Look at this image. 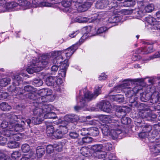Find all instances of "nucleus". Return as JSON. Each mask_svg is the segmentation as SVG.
<instances>
[{
    "mask_svg": "<svg viewBox=\"0 0 160 160\" xmlns=\"http://www.w3.org/2000/svg\"><path fill=\"white\" fill-rule=\"evenodd\" d=\"M8 90L13 97H20L22 99H24V95L30 99V96L32 94H35L33 93L35 91V88L30 85L24 86L23 89L22 88L15 87V86H9L8 88Z\"/></svg>",
    "mask_w": 160,
    "mask_h": 160,
    "instance_id": "nucleus-1",
    "label": "nucleus"
},
{
    "mask_svg": "<svg viewBox=\"0 0 160 160\" xmlns=\"http://www.w3.org/2000/svg\"><path fill=\"white\" fill-rule=\"evenodd\" d=\"M47 58V55H44L41 57L42 60L39 61L36 58L32 59L31 65L26 69L28 73L32 74L42 70L48 64Z\"/></svg>",
    "mask_w": 160,
    "mask_h": 160,
    "instance_id": "nucleus-2",
    "label": "nucleus"
},
{
    "mask_svg": "<svg viewBox=\"0 0 160 160\" xmlns=\"http://www.w3.org/2000/svg\"><path fill=\"white\" fill-rule=\"evenodd\" d=\"M112 120L111 119V137L113 140L118 138L120 139L125 137L126 132H122L121 127L118 124V122H112Z\"/></svg>",
    "mask_w": 160,
    "mask_h": 160,
    "instance_id": "nucleus-3",
    "label": "nucleus"
},
{
    "mask_svg": "<svg viewBox=\"0 0 160 160\" xmlns=\"http://www.w3.org/2000/svg\"><path fill=\"white\" fill-rule=\"evenodd\" d=\"M41 111L42 110L40 108L32 107V112L34 117L32 118V121L30 119L25 120V122L28 126L30 127V124L32 122L34 124H39L44 120L43 115Z\"/></svg>",
    "mask_w": 160,
    "mask_h": 160,
    "instance_id": "nucleus-4",
    "label": "nucleus"
},
{
    "mask_svg": "<svg viewBox=\"0 0 160 160\" xmlns=\"http://www.w3.org/2000/svg\"><path fill=\"white\" fill-rule=\"evenodd\" d=\"M30 99L32 100L33 106L32 107L36 108H42L44 105H51L50 104H47L45 103L50 102V100L48 97L45 96H40L38 94L36 95L34 94H32L30 97Z\"/></svg>",
    "mask_w": 160,
    "mask_h": 160,
    "instance_id": "nucleus-5",
    "label": "nucleus"
},
{
    "mask_svg": "<svg viewBox=\"0 0 160 160\" xmlns=\"http://www.w3.org/2000/svg\"><path fill=\"white\" fill-rule=\"evenodd\" d=\"M61 0H33L32 3L33 7H51L53 4L59 3Z\"/></svg>",
    "mask_w": 160,
    "mask_h": 160,
    "instance_id": "nucleus-6",
    "label": "nucleus"
},
{
    "mask_svg": "<svg viewBox=\"0 0 160 160\" xmlns=\"http://www.w3.org/2000/svg\"><path fill=\"white\" fill-rule=\"evenodd\" d=\"M4 136L8 137L10 139H13L15 141H19L22 139L23 135L21 133L16 132L13 130H5L2 132Z\"/></svg>",
    "mask_w": 160,
    "mask_h": 160,
    "instance_id": "nucleus-7",
    "label": "nucleus"
},
{
    "mask_svg": "<svg viewBox=\"0 0 160 160\" xmlns=\"http://www.w3.org/2000/svg\"><path fill=\"white\" fill-rule=\"evenodd\" d=\"M80 91H79L80 92ZM80 94V93H79ZM76 100L77 101H79L78 103V105L75 106L74 107V109L75 111L77 112L81 110H85L86 109L87 106V103L89 101L86 98L82 97L81 95H79V97H76Z\"/></svg>",
    "mask_w": 160,
    "mask_h": 160,
    "instance_id": "nucleus-8",
    "label": "nucleus"
},
{
    "mask_svg": "<svg viewBox=\"0 0 160 160\" xmlns=\"http://www.w3.org/2000/svg\"><path fill=\"white\" fill-rule=\"evenodd\" d=\"M147 78H136L131 79L130 78H128L125 79L123 81V83L120 85L118 88H128L129 86L130 82L132 84H134V82H138L139 84L141 85L142 83H144L145 79Z\"/></svg>",
    "mask_w": 160,
    "mask_h": 160,
    "instance_id": "nucleus-9",
    "label": "nucleus"
},
{
    "mask_svg": "<svg viewBox=\"0 0 160 160\" xmlns=\"http://www.w3.org/2000/svg\"><path fill=\"white\" fill-rule=\"evenodd\" d=\"M41 112L43 115L44 119L55 118L56 117L54 112H51V105H44L42 108Z\"/></svg>",
    "mask_w": 160,
    "mask_h": 160,
    "instance_id": "nucleus-10",
    "label": "nucleus"
},
{
    "mask_svg": "<svg viewBox=\"0 0 160 160\" xmlns=\"http://www.w3.org/2000/svg\"><path fill=\"white\" fill-rule=\"evenodd\" d=\"M68 129L65 126H60L54 131L52 138L53 139H61L68 132Z\"/></svg>",
    "mask_w": 160,
    "mask_h": 160,
    "instance_id": "nucleus-11",
    "label": "nucleus"
},
{
    "mask_svg": "<svg viewBox=\"0 0 160 160\" xmlns=\"http://www.w3.org/2000/svg\"><path fill=\"white\" fill-rule=\"evenodd\" d=\"M5 119L9 122V126L11 124H14L16 122H19V120L23 119V117L21 115H16L13 113H7L4 114Z\"/></svg>",
    "mask_w": 160,
    "mask_h": 160,
    "instance_id": "nucleus-12",
    "label": "nucleus"
},
{
    "mask_svg": "<svg viewBox=\"0 0 160 160\" xmlns=\"http://www.w3.org/2000/svg\"><path fill=\"white\" fill-rule=\"evenodd\" d=\"M101 87L96 86L95 87L94 93L88 91L84 93V97L89 101L95 98L101 92Z\"/></svg>",
    "mask_w": 160,
    "mask_h": 160,
    "instance_id": "nucleus-13",
    "label": "nucleus"
},
{
    "mask_svg": "<svg viewBox=\"0 0 160 160\" xmlns=\"http://www.w3.org/2000/svg\"><path fill=\"white\" fill-rule=\"evenodd\" d=\"M145 46L138 49L137 52L138 53L146 54L152 52L154 51L152 45L148 42H145Z\"/></svg>",
    "mask_w": 160,
    "mask_h": 160,
    "instance_id": "nucleus-14",
    "label": "nucleus"
},
{
    "mask_svg": "<svg viewBox=\"0 0 160 160\" xmlns=\"http://www.w3.org/2000/svg\"><path fill=\"white\" fill-rule=\"evenodd\" d=\"M46 84L48 86H54L61 84L62 81L60 78L56 77L50 76L47 77L45 80Z\"/></svg>",
    "mask_w": 160,
    "mask_h": 160,
    "instance_id": "nucleus-15",
    "label": "nucleus"
},
{
    "mask_svg": "<svg viewBox=\"0 0 160 160\" xmlns=\"http://www.w3.org/2000/svg\"><path fill=\"white\" fill-rule=\"evenodd\" d=\"M25 120L21 121V124L15 123L14 124H11L9 126V129L8 130H13L16 132H19L23 131L24 129L25 125Z\"/></svg>",
    "mask_w": 160,
    "mask_h": 160,
    "instance_id": "nucleus-16",
    "label": "nucleus"
},
{
    "mask_svg": "<svg viewBox=\"0 0 160 160\" xmlns=\"http://www.w3.org/2000/svg\"><path fill=\"white\" fill-rule=\"evenodd\" d=\"M159 132H160V126L158 124L154 125L153 129H152L148 134L149 139H158Z\"/></svg>",
    "mask_w": 160,
    "mask_h": 160,
    "instance_id": "nucleus-17",
    "label": "nucleus"
},
{
    "mask_svg": "<svg viewBox=\"0 0 160 160\" xmlns=\"http://www.w3.org/2000/svg\"><path fill=\"white\" fill-rule=\"evenodd\" d=\"M104 121L106 123L102 125V132L104 136H108L110 135V130L109 128V122L110 117L109 116H106L104 118Z\"/></svg>",
    "mask_w": 160,
    "mask_h": 160,
    "instance_id": "nucleus-18",
    "label": "nucleus"
},
{
    "mask_svg": "<svg viewBox=\"0 0 160 160\" xmlns=\"http://www.w3.org/2000/svg\"><path fill=\"white\" fill-rule=\"evenodd\" d=\"M110 102L106 100H103L97 105V108L105 112L109 113L110 112Z\"/></svg>",
    "mask_w": 160,
    "mask_h": 160,
    "instance_id": "nucleus-19",
    "label": "nucleus"
},
{
    "mask_svg": "<svg viewBox=\"0 0 160 160\" xmlns=\"http://www.w3.org/2000/svg\"><path fill=\"white\" fill-rule=\"evenodd\" d=\"M81 44V43H77L76 44L72 46L65 50V54L67 58H69L76 50L78 48L79 46ZM68 60V59L67 58Z\"/></svg>",
    "mask_w": 160,
    "mask_h": 160,
    "instance_id": "nucleus-20",
    "label": "nucleus"
},
{
    "mask_svg": "<svg viewBox=\"0 0 160 160\" xmlns=\"http://www.w3.org/2000/svg\"><path fill=\"white\" fill-rule=\"evenodd\" d=\"M83 31L85 33L82 37L79 40V42L81 43L83 42L82 40L86 39L87 37H91L92 36H95L96 34H93L92 31V27L91 26H87L83 28Z\"/></svg>",
    "mask_w": 160,
    "mask_h": 160,
    "instance_id": "nucleus-21",
    "label": "nucleus"
},
{
    "mask_svg": "<svg viewBox=\"0 0 160 160\" xmlns=\"http://www.w3.org/2000/svg\"><path fill=\"white\" fill-rule=\"evenodd\" d=\"M92 5V2H85L83 3H80L76 5L77 10L78 12H83L88 10Z\"/></svg>",
    "mask_w": 160,
    "mask_h": 160,
    "instance_id": "nucleus-22",
    "label": "nucleus"
},
{
    "mask_svg": "<svg viewBox=\"0 0 160 160\" xmlns=\"http://www.w3.org/2000/svg\"><path fill=\"white\" fill-rule=\"evenodd\" d=\"M138 114L139 116L142 118H148L151 115V111L148 108L144 107L139 109Z\"/></svg>",
    "mask_w": 160,
    "mask_h": 160,
    "instance_id": "nucleus-23",
    "label": "nucleus"
},
{
    "mask_svg": "<svg viewBox=\"0 0 160 160\" xmlns=\"http://www.w3.org/2000/svg\"><path fill=\"white\" fill-rule=\"evenodd\" d=\"M69 66L68 60L65 59L60 66V70L59 71L58 73L60 76L63 78L65 77L66 70Z\"/></svg>",
    "mask_w": 160,
    "mask_h": 160,
    "instance_id": "nucleus-24",
    "label": "nucleus"
},
{
    "mask_svg": "<svg viewBox=\"0 0 160 160\" xmlns=\"http://www.w3.org/2000/svg\"><path fill=\"white\" fill-rule=\"evenodd\" d=\"M114 109L116 110V112L118 113H120L121 114L120 116H125L126 114V112L128 111L130 109L127 106H124L120 107L117 106H114Z\"/></svg>",
    "mask_w": 160,
    "mask_h": 160,
    "instance_id": "nucleus-25",
    "label": "nucleus"
},
{
    "mask_svg": "<svg viewBox=\"0 0 160 160\" xmlns=\"http://www.w3.org/2000/svg\"><path fill=\"white\" fill-rule=\"evenodd\" d=\"M150 150L152 154L158 155L160 153V143H156L150 146Z\"/></svg>",
    "mask_w": 160,
    "mask_h": 160,
    "instance_id": "nucleus-26",
    "label": "nucleus"
},
{
    "mask_svg": "<svg viewBox=\"0 0 160 160\" xmlns=\"http://www.w3.org/2000/svg\"><path fill=\"white\" fill-rule=\"evenodd\" d=\"M58 54L57 52H55L53 54V57L52 58L53 60L52 62L53 64L55 65L61 63L63 62V58L61 55L57 56Z\"/></svg>",
    "mask_w": 160,
    "mask_h": 160,
    "instance_id": "nucleus-27",
    "label": "nucleus"
},
{
    "mask_svg": "<svg viewBox=\"0 0 160 160\" xmlns=\"http://www.w3.org/2000/svg\"><path fill=\"white\" fill-rule=\"evenodd\" d=\"M109 1L108 0H102L98 1L95 4L96 8L99 9H103L109 5Z\"/></svg>",
    "mask_w": 160,
    "mask_h": 160,
    "instance_id": "nucleus-28",
    "label": "nucleus"
},
{
    "mask_svg": "<svg viewBox=\"0 0 160 160\" xmlns=\"http://www.w3.org/2000/svg\"><path fill=\"white\" fill-rule=\"evenodd\" d=\"M18 7H20L22 8L21 9H26L28 8L30 6V3L29 2L26 0H21L19 1L18 2Z\"/></svg>",
    "mask_w": 160,
    "mask_h": 160,
    "instance_id": "nucleus-29",
    "label": "nucleus"
},
{
    "mask_svg": "<svg viewBox=\"0 0 160 160\" xmlns=\"http://www.w3.org/2000/svg\"><path fill=\"white\" fill-rule=\"evenodd\" d=\"M124 98L123 96L121 94L111 95V100L115 101L118 102H123Z\"/></svg>",
    "mask_w": 160,
    "mask_h": 160,
    "instance_id": "nucleus-30",
    "label": "nucleus"
},
{
    "mask_svg": "<svg viewBox=\"0 0 160 160\" xmlns=\"http://www.w3.org/2000/svg\"><path fill=\"white\" fill-rule=\"evenodd\" d=\"M13 83L12 85L10 86H14L15 87L16 86L19 85L22 82V78L18 75H15L12 78Z\"/></svg>",
    "mask_w": 160,
    "mask_h": 160,
    "instance_id": "nucleus-31",
    "label": "nucleus"
},
{
    "mask_svg": "<svg viewBox=\"0 0 160 160\" xmlns=\"http://www.w3.org/2000/svg\"><path fill=\"white\" fill-rule=\"evenodd\" d=\"M93 141V139L90 137H85L82 138L81 139H79L78 143L80 145L84 144H88L92 142Z\"/></svg>",
    "mask_w": 160,
    "mask_h": 160,
    "instance_id": "nucleus-32",
    "label": "nucleus"
},
{
    "mask_svg": "<svg viewBox=\"0 0 160 160\" xmlns=\"http://www.w3.org/2000/svg\"><path fill=\"white\" fill-rule=\"evenodd\" d=\"M90 149L86 147H82L80 150V153L82 155L86 157H88L91 155L90 152Z\"/></svg>",
    "mask_w": 160,
    "mask_h": 160,
    "instance_id": "nucleus-33",
    "label": "nucleus"
},
{
    "mask_svg": "<svg viewBox=\"0 0 160 160\" xmlns=\"http://www.w3.org/2000/svg\"><path fill=\"white\" fill-rule=\"evenodd\" d=\"M46 133L48 136L52 137L54 132V127L51 123L47 125L46 129Z\"/></svg>",
    "mask_w": 160,
    "mask_h": 160,
    "instance_id": "nucleus-34",
    "label": "nucleus"
},
{
    "mask_svg": "<svg viewBox=\"0 0 160 160\" xmlns=\"http://www.w3.org/2000/svg\"><path fill=\"white\" fill-rule=\"evenodd\" d=\"M71 4V0H63L62 2L61 0V2L59 3L53 4V6H59L62 5L65 8H69Z\"/></svg>",
    "mask_w": 160,
    "mask_h": 160,
    "instance_id": "nucleus-35",
    "label": "nucleus"
},
{
    "mask_svg": "<svg viewBox=\"0 0 160 160\" xmlns=\"http://www.w3.org/2000/svg\"><path fill=\"white\" fill-rule=\"evenodd\" d=\"M45 152V148L42 146H38L36 149V154L38 158H40L44 154Z\"/></svg>",
    "mask_w": 160,
    "mask_h": 160,
    "instance_id": "nucleus-36",
    "label": "nucleus"
},
{
    "mask_svg": "<svg viewBox=\"0 0 160 160\" xmlns=\"http://www.w3.org/2000/svg\"><path fill=\"white\" fill-rule=\"evenodd\" d=\"M88 135L93 136H96L99 134V131L98 128L92 127L88 128Z\"/></svg>",
    "mask_w": 160,
    "mask_h": 160,
    "instance_id": "nucleus-37",
    "label": "nucleus"
},
{
    "mask_svg": "<svg viewBox=\"0 0 160 160\" xmlns=\"http://www.w3.org/2000/svg\"><path fill=\"white\" fill-rule=\"evenodd\" d=\"M12 139H9L8 143V147L10 148H14L18 147L19 146V143L14 140H12Z\"/></svg>",
    "mask_w": 160,
    "mask_h": 160,
    "instance_id": "nucleus-38",
    "label": "nucleus"
},
{
    "mask_svg": "<svg viewBox=\"0 0 160 160\" xmlns=\"http://www.w3.org/2000/svg\"><path fill=\"white\" fill-rule=\"evenodd\" d=\"M135 12H134L135 16L137 18L142 17L145 15L146 13L144 9H135Z\"/></svg>",
    "mask_w": 160,
    "mask_h": 160,
    "instance_id": "nucleus-39",
    "label": "nucleus"
},
{
    "mask_svg": "<svg viewBox=\"0 0 160 160\" xmlns=\"http://www.w3.org/2000/svg\"><path fill=\"white\" fill-rule=\"evenodd\" d=\"M122 18V16L118 14H114L111 17V23H116L120 22Z\"/></svg>",
    "mask_w": 160,
    "mask_h": 160,
    "instance_id": "nucleus-40",
    "label": "nucleus"
},
{
    "mask_svg": "<svg viewBox=\"0 0 160 160\" xmlns=\"http://www.w3.org/2000/svg\"><path fill=\"white\" fill-rule=\"evenodd\" d=\"M0 108L2 110L5 111H10L12 109L11 106L6 102H2L1 103Z\"/></svg>",
    "mask_w": 160,
    "mask_h": 160,
    "instance_id": "nucleus-41",
    "label": "nucleus"
},
{
    "mask_svg": "<svg viewBox=\"0 0 160 160\" xmlns=\"http://www.w3.org/2000/svg\"><path fill=\"white\" fill-rule=\"evenodd\" d=\"M103 146L100 144H96L92 145L91 148V149L94 152V153L98 152L101 151L102 149Z\"/></svg>",
    "mask_w": 160,
    "mask_h": 160,
    "instance_id": "nucleus-42",
    "label": "nucleus"
},
{
    "mask_svg": "<svg viewBox=\"0 0 160 160\" xmlns=\"http://www.w3.org/2000/svg\"><path fill=\"white\" fill-rule=\"evenodd\" d=\"M10 79L8 77L2 78L0 80V85L2 87H6L10 83Z\"/></svg>",
    "mask_w": 160,
    "mask_h": 160,
    "instance_id": "nucleus-43",
    "label": "nucleus"
},
{
    "mask_svg": "<svg viewBox=\"0 0 160 160\" xmlns=\"http://www.w3.org/2000/svg\"><path fill=\"white\" fill-rule=\"evenodd\" d=\"M94 155L97 158L101 159L105 158L107 155V154L105 152L102 150L98 152L94 153Z\"/></svg>",
    "mask_w": 160,
    "mask_h": 160,
    "instance_id": "nucleus-44",
    "label": "nucleus"
},
{
    "mask_svg": "<svg viewBox=\"0 0 160 160\" xmlns=\"http://www.w3.org/2000/svg\"><path fill=\"white\" fill-rule=\"evenodd\" d=\"M150 98V95L148 93H140V100L143 102L148 101Z\"/></svg>",
    "mask_w": 160,
    "mask_h": 160,
    "instance_id": "nucleus-45",
    "label": "nucleus"
},
{
    "mask_svg": "<svg viewBox=\"0 0 160 160\" xmlns=\"http://www.w3.org/2000/svg\"><path fill=\"white\" fill-rule=\"evenodd\" d=\"M145 20L148 23L149 27H151L152 26L153 24L156 21V19L151 17L149 16L145 18Z\"/></svg>",
    "mask_w": 160,
    "mask_h": 160,
    "instance_id": "nucleus-46",
    "label": "nucleus"
},
{
    "mask_svg": "<svg viewBox=\"0 0 160 160\" xmlns=\"http://www.w3.org/2000/svg\"><path fill=\"white\" fill-rule=\"evenodd\" d=\"M6 8L8 9L14 8L16 7H18L17 8H19L18 3L15 2H8L7 3Z\"/></svg>",
    "mask_w": 160,
    "mask_h": 160,
    "instance_id": "nucleus-47",
    "label": "nucleus"
},
{
    "mask_svg": "<svg viewBox=\"0 0 160 160\" xmlns=\"http://www.w3.org/2000/svg\"><path fill=\"white\" fill-rule=\"evenodd\" d=\"M142 127H143L142 131L148 133V134H149V133L152 129V126L149 124H146Z\"/></svg>",
    "mask_w": 160,
    "mask_h": 160,
    "instance_id": "nucleus-48",
    "label": "nucleus"
},
{
    "mask_svg": "<svg viewBox=\"0 0 160 160\" xmlns=\"http://www.w3.org/2000/svg\"><path fill=\"white\" fill-rule=\"evenodd\" d=\"M33 85L36 87H39L43 84L42 81L40 78H36L34 79L32 82Z\"/></svg>",
    "mask_w": 160,
    "mask_h": 160,
    "instance_id": "nucleus-49",
    "label": "nucleus"
},
{
    "mask_svg": "<svg viewBox=\"0 0 160 160\" xmlns=\"http://www.w3.org/2000/svg\"><path fill=\"white\" fill-rule=\"evenodd\" d=\"M121 122L122 124L127 125L131 123V119L130 118L123 116H122L121 119Z\"/></svg>",
    "mask_w": 160,
    "mask_h": 160,
    "instance_id": "nucleus-50",
    "label": "nucleus"
},
{
    "mask_svg": "<svg viewBox=\"0 0 160 160\" xmlns=\"http://www.w3.org/2000/svg\"><path fill=\"white\" fill-rule=\"evenodd\" d=\"M154 5L152 4H149L145 7L144 9L146 12H152L154 9Z\"/></svg>",
    "mask_w": 160,
    "mask_h": 160,
    "instance_id": "nucleus-51",
    "label": "nucleus"
},
{
    "mask_svg": "<svg viewBox=\"0 0 160 160\" xmlns=\"http://www.w3.org/2000/svg\"><path fill=\"white\" fill-rule=\"evenodd\" d=\"M150 28L152 30H160V22L156 21L153 24L152 26L151 27H150Z\"/></svg>",
    "mask_w": 160,
    "mask_h": 160,
    "instance_id": "nucleus-52",
    "label": "nucleus"
},
{
    "mask_svg": "<svg viewBox=\"0 0 160 160\" xmlns=\"http://www.w3.org/2000/svg\"><path fill=\"white\" fill-rule=\"evenodd\" d=\"M88 128H82L78 130L79 134H80L82 136L88 135Z\"/></svg>",
    "mask_w": 160,
    "mask_h": 160,
    "instance_id": "nucleus-53",
    "label": "nucleus"
},
{
    "mask_svg": "<svg viewBox=\"0 0 160 160\" xmlns=\"http://www.w3.org/2000/svg\"><path fill=\"white\" fill-rule=\"evenodd\" d=\"M21 149L23 152H27L30 150V147L28 144H24L22 145Z\"/></svg>",
    "mask_w": 160,
    "mask_h": 160,
    "instance_id": "nucleus-54",
    "label": "nucleus"
},
{
    "mask_svg": "<svg viewBox=\"0 0 160 160\" xmlns=\"http://www.w3.org/2000/svg\"><path fill=\"white\" fill-rule=\"evenodd\" d=\"M142 88L141 85H138V84H137V85L133 88L132 90L133 91L132 92H134L135 94L139 92L141 93L140 91H142Z\"/></svg>",
    "mask_w": 160,
    "mask_h": 160,
    "instance_id": "nucleus-55",
    "label": "nucleus"
},
{
    "mask_svg": "<svg viewBox=\"0 0 160 160\" xmlns=\"http://www.w3.org/2000/svg\"><path fill=\"white\" fill-rule=\"evenodd\" d=\"M21 152L18 151L14 152L11 154V157L14 160H16L17 158H19L21 156Z\"/></svg>",
    "mask_w": 160,
    "mask_h": 160,
    "instance_id": "nucleus-56",
    "label": "nucleus"
},
{
    "mask_svg": "<svg viewBox=\"0 0 160 160\" xmlns=\"http://www.w3.org/2000/svg\"><path fill=\"white\" fill-rule=\"evenodd\" d=\"M9 138L8 137H4L2 136H0V144L2 146L4 145L8 141Z\"/></svg>",
    "mask_w": 160,
    "mask_h": 160,
    "instance_id": "nucleus-57",
    "label": "nucleus"
},
{
    "mask_svg": "<svg viewBox=\"0 0 160 160\" xmlns=\"http://www.w3.org/2000/svg\"><path fill=\"white\" fill-rule=\"evenodd\" d=\"M47 91V88H43L39 90L38 94L35 93V94H38L40 96H45L47 95L46 92Z\"/></svg>",
    "mask_w": 160,
    "mask_h": 160,
    "instance_id": "nucleus-58",
    "label": "nucleus"
},
{
    "mask_svg": "<svg viewBox=\"0 0 160 160\" xmlns=\"http://www.w3.org/2000/svg\"><path fill=\"white\" fill-rule=\"evenodd\" d=\"M160 58V51L156 52L154 54L150 56L147 60H150L154 58Z\"/></svg>",
    "mask_w": 160,
    "mask_h": 160,
    "instance_id": "nucleus-59",
    "label": "nucleus"
},
{
    "mask_svg": "<svg viewBox=\"0 0 160 160\" xmlns=\"http://www.w3.org/2000/svg\"><path fill=\"white\" fill-rule=\"evenodd\" d=\"M144 105V104L142 103H138L137 102L135 101L132 103V106H133L135 108H139V110L140 108H142V107H143Z\"/></svg>",
    "mask_w": 160,
    "mask_h": 160,
    "instance_id": "nucleus-60",
    "label": "nucleus"
},
{
    "mask_svg": "<svg viewBox=\"0 0 160 160\" xmlns=\"http://www.w3.org/2000/svg\"><path fill=\"white\" fill-rule=\"evenodd\" d=\"M138 136L142 138H148L149 139L148 133L142 131L138 134Z\"/></svg>",
    "mask_w": 160,
    "mask_h": 160,
    "instance_id": "nucleus-61",
    "label": "nucleus"
},
{
    "mask_svg": "<svg viewBox=\"0 0 160 160\" xmlns=\"http://www.w3.org/2000/svg\"><path fill=\"white\" fill-rule=\"evenodd\" d=\"M54 149L58 152L61 151L62 148V146L61 143L55 144H53Z\"/></svg>",
    "mask_w": 160,
    "mask_h": 160,
    "instance_id": "nucleus-62",
    "label": "nucleus"
},
{
    "mask_svg": "<svg viewBox=\"0 0 160 160\" xmlns=\"http://www.w3.org/2000/svg\"><path fill=\"white\" fill-rule=\"evenodd\" d=\"M54 149L53 145L51 144L48 145L46 148V152L48 153H51L52 152Z\"/></svg>",
    "mask_w": 160,
    "mask_h": 160,
    "instance_id": "nucleus-63",
    "label": "nucleus"
},
{
    "mask_svg": "<svg viewBox=\"0 0 160 160\" xmlns=\"http://www.w3.org/2000/svg\"><path fill=\"white\" fill-rule=\"evenodd\" d=\"M72 114H68L64 117L65 121L68 122H72L73 117Z\"/></svg>",
    "mask_w": 160,
    "mask_h": 160,
    "instance_id": "nucleus-64",
    "label": "nucleus"
}]
</instances>
